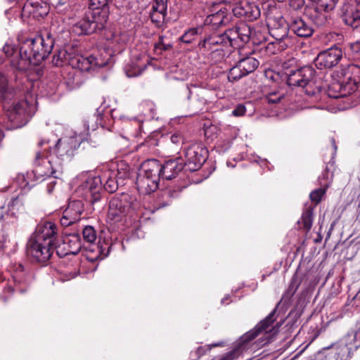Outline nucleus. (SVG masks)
<instances>
[{"instance_id": "f257e3e1", "label": "nucleus", "mask_w": 360, "mask_h": 360, "mask_svg": "<svg viewBox=\"0 0 360 360\" xmlns=\"http://www.w3.org/2000/svg\"><path fill=\"white\" fill-rule=\"evenodd\" d=\"M82 139L77 136H65L56 141L54 146L44 148L43 153H37L33 174L35 176L59 178L63 172V165L74 155L79 146Z\"/></svg>"}, {"instance_id": "f03ea898", "label": "nucleus", "mask_w": 360, "mask_h": 360, "mask_svg": "<svg viewBox=\"0 0 360 360\" xmlns=\"http://www.w3.org/2000/svg\"><path fill=\"white\" fill-rule=\"evenodd\" d=\"M54 45L50 34L27 39L20 44L19 59L13 58L11 63L15 68L24 70L30 65H39L49 55Z\"/></svg>"}, {"instance_id": "7ed1b4c3", "label": "nucleus", "mask_w": 360, "mask_h": 360, "mask_svg": "<svg viewBox=\"0 0 360 360\" xmlns=\"http://www.w3.org/2000/svg\"><path fill=\"white\" fill-rule=\"evenodd\" d=\"M251 33L250 27L245 23H241L226 30L223 34H212L201 41L200 46L210 52L212 58L214 57V55H218L219 58L216 59L217 61L224 57V48L239 46L240 45L239 42H248Z\"/></svg>"}, {"instance_id": "20e7f679", "label": "nucleus", "mask_w": 360, "mask_h": 360, "mask_svg": "<svg viewBox=\"0 0 360 360\" xmlns=\"http://www.w3.org/2000/svg\"><path fill=\"white\" fill-rule=\"evenodd\" d=\"M52 63L56 66L69 65L72 69H77L78 71L73 70L71 73L72 75V83L76 85L80 84L79 79L81 75L80 72L95 70L105 65V62L99 60L94 56H84L78 53L76 48L70 45L65 46L54 53Z\"/></svg>"}, {"instance_id": "39448f33", "label": "nucleus", "mask_w": 360, "mask_h": 360, "mask_svg": "<svg viewBox=\"0 0 360 360\" xmlns=\"http://www.w3.org/2000/svg\"><path fill=\"white\" fill-rule=\"evenodd\" d=\"M300 280L297 276H294L290 283L284 292L281 300L278 302L274 310L263 320H262L253 329L247 332L243 336V340H250L257 337L259 334L264 332L265 334L274 335L279 330V328L283 323V320L278 322L274 326L271 324L276 320L279 314L284 312L288 307L291 298L293 297L300 285Z\"/></svg>"}, {"instance_id": "423d86ee", "label": "nucleus", "mask_w": 360, "mask_h": 360, "mask_svg": "<svg viewBox=\"0 0 360 360\" xmlns=\"http://www.w3.org/2000/svg\"><path fill=\"white\" fill-rule=\"evenodd\" d=\"M141 207L140 201L136 195L122 193L110 200L108 217L114 222L122 221L138 214Z\"/></svg>"}, {"instance_id": "0eeeda50", "label": "nucleus", "mask_w": 360, "mask_h": 360, "mask_svg": "<svg viewBox=\"0 0 360 360\" xmlns=\"http://www.w3.org/2000/svg\"><path fill=\"white\" fill-rule=\"evenodd\" d=\"M37 108V99L35 96L31 93H27L25 99L7 108L5 115L11 122L7 125V129L20 128L25 125L30 118L34 114Z\"/></svg>"}, {"instance_id": "6e6552de", "label": "nucleus", "mask_w": 360, "mask_h": 360, "mask_svg": "<svg viewBox=\"0 0 360 360\" xmlns=\"http://www.w3.org/2000/svg\"><path fill=\"white\" fill-rule=\"evenodd\" d=\"M160 179L158 160L145 161L141 165L136 179L139 191L143 194H150L155 191L158 188Z\"/></svg>"}, {"instance_id": "1a4fd4ad", "label": "nucleus", "mask_w": 360, "mask_h": 360, "mask_svg": "<svg viewBox=\"0 0 360 360\" xmlns=\"http://www.w3.org/2000/svg\"><path fill=\"white\" fill-rule=\"evenodd\" d=\"M287 84L304 89L309 96H314L321 91L320 87L316 84L315 71L310 66L292 71L288 76Z\"/></svg>"}, {"instance_id": "9d476101", "label": "nucleus", "mask_w": 360, "mask_h": 360, "mask_svg": "<svg viewBox=\"0 0 360 360\" xmlns=\"http://www.w3.org/2000/svg\"><path fill=\"white\" fill-rule=\"evenodd\" d=\"M107 11L88 10L83 17L73 26V32L77 34H89L97 30L104 28L107 22Z\"/></svg>"}, {"instance_id": "9b49d317", "label": "nucleus", "mask_w": 360, "mask_h": 360, "mask_svg": "<svg viewBox=\"0 0 360 360\" xmlns=\"http://www.w3.org/2000/svg\"><path fill=\"white\" fill-rule=\"evenodd\" d=\"M101 188L102 179L100 176L85 174L80 176V183L76 189V193L94 203L100 198L99 192Z\"/></svg>"}, {"instance_id": "f8f14e48", "label": "nucleus", "mask_w": 360, "mask_h": 360, "mask_svg": "<svg viewBox=\"0 0 360 360\" xmlns=\"http://www.w3.org/2000/svg\"><path fill=\"white\" fill-rule=\"evenodd\" d=\"M185 162L190 171L198 170L207 158L208 151L202 143H192L183 150Z\"/></svg>"}, {"instance_id": "ddd939ff", "label": "nucleus", "mask_w": 360, "mask_h": 360, "mask_svg": "<svg viewBox=\"0 0 360 360\" xmlns=\"http://www.w3.org/2000/svg\"><path fill=\"white\" fill-rule=\"evenodd\" d=\"M340 83L338 84L340 90L344 91L343 94H351L356 91L357 84L360 82V66L353 63L341 69Z\"/></svg>"}, {"instance_id": "4468645a", "label": "nucleus", "mask_w": 360, "mask_h": 360, "mask_svg": "<svg viewBox=\"0 0 360 360\" xmlns=\"http://www.w3.org/2000/svg\"><path fill=\"white\" fill-rule=\"evenodd\" d=\"M356 332H349L333 345L335 360H350L352 352L360 347V343L356 341Z\"/></svg>"}, {"instance_id": "2eb2a0df", "label": "nucleus", "mask_w": 360, "mask_h": 360, "mask_svg": "<svg viewBox=\"0 0 360 360\" xmlns=\"http://www.w3.org/2000/svg\"><path fill=\"white\" fill-rule=\"evenodd\" d=\"M55 246L45 244L42 241L30 237L27 244V252L37 262H45L51 257Z\"/></svg>"}, {"instance_id": "dca6fc26", "label": "nucleus", "mask_w": 360, "mask_h": 360, "mask_svg": "<svg viewBox=\"0 0 360 360\" xmlns=\"http://www.w3.org/2000/svg\"><path fill=\"white\" fill-rule=\"evenodd\" d=\"M342 58V49L333 46L320 52L314 60V64L318 69H330L338 64Z\"/></svg>"}, {"instance_id": "f3484780", "label": "nucleus", "mask_w": 360, "mask_h": 360, "mask_svg": "<svg viewBox=\"0 0 360 360\" xmlns=\"http://www.w3.org/2000/svg\"><path fill=\"white\" fill-rule=\"evenodd\" d=\"M340 11L346 25L354 28L360 26V0H344Z\"/></svg>"}, {"instance_id": "a211bd4d", "label": "nucleus", "mask_w": 360, "mask_h": 360, "mask_svg": "<svg viewBox=\"0 0 360 360\" xmlns=\"http://www.w3.org/2000/svg\"><path fill=\"white\" fill-rule=\"evenodd\" d=\"M56 234V225L51 221H45L37 225L34 233L31 237L42 241L45 244L56 246L55 239Z\"/></svg>"}, {"instance_id": "6ab92c4d", "label": "nucleus", "mask_w": 360, "mask_h": 360, "mask_svg": "<svg viewBox=\"0 0 360 360\" xmlns=\"http://www.w3.org/2000/svg\"><path fill=\"white\" fill-rule=\"evenodd\" d=\"M82 248V243L78 233L69 234L63 240V243L55 246L58 256L63 257L69 255H77Z\"/></svg>"}, {"instance_id": "aec40b11", "label": "nucleus", "mask_w": 360, "mask_h": 360, "mask_svg": "<svg viewBox=\"0 0 360 360\" xmlns=\"http://www.w3.org/2000/svg\"><path fill=\"white\" fill-rule=\"evenodd\" d=\"M232 20L231 13L225 7H221L208 15L205 19V25L212 29H217L229 25Z\"/></svg>"}, {"instance_id": "412c9836", "label": "nucleus", "mask_w": 360, "mask_h": 360, "mask_svg": "<svg viewBox=\"0 0 360 360\" xmlns=\"http://www.w3.org/2000/svg\"><path fill=\"white\" fill-rule=\"evenodd\" d=\"M158 165H159L160 176L167 180L175 178L184 167L183 162L178 159L167 160L164 165L158 160Z\"/></svg>"}, {"instance_id": "4be33fe9", "label": "nucleus", "mask_w": 360, "mask_h": 360, "mask_svg": "<svg viewBox=\"0 0 360 360\" xmlns=\"http://www.w3.org/2000/svg\"><path fill=\"white\" fill-rule=\"evenodd\" d=\"M19 269L20 270L15 272L12 275L11 278L8 279L3 286L4 293L11 294L13 291H19L20 292L26 291V288L22 287L25 283V274L22 272L23 267L19 265Z\"/></svg>"}, {"instance_id": "5701e85b", "label": "nucleus", "mask_w": 360, "mask_h": 360, "mask_svg": "<svg viewBox=\"0 0 360 360\" xmlns=\"http://www.w3.org/2000/svg\"><path fill=\"white\" fill-rule=\"evenodd\" d=\"M148 58L146 55L139 54L133 58L124 66V72L128 77H137L146 68Z\"/></svg>"}, {"instance_id": "b1692460", "label": "nucleus", "mask_w": 360, "mask_h": 360, "mask_svg": "<svg viewBox=\"0 0 360 360\" xmlns=\"http://www.w3.org/2000/svg\"><path fill=\"white\" fill-rule=\"evenodd\" d=\"M289 29L297 36L304 38L311 37L314 32L310 23L301 18H293L290 23Z\"/></svg>"}, {"instance_id": "393cba45", "label": "nucleus", "mask_w": 360, "mask_h": 360, "mask_svg": "<svg viewBox=\"0 0 360 360\" xmlns=\"http://www.w3.org/2000/svg\"><path fill=\"white\" fill-rule=\"evenodd\" d=\"M4 207L0 208V215L4 221H7L10 218L16 219L19 213L24 210L23 203L19 197L11 200L8 205V210L6 215H2Z\"/></svg>"}, {"instance_id": "a878e982", "label": "nucleus", "mask_w": 360, "mask_h": 360, "mask_svg": "<svg viewBox=\"0 0 360 360\" xmlns=\"http://www.w3.org/2000/svg\"><path fill=\"white\" fill-rule=\"evenodd\" d=\"M195 89V91H193L188 86L187 87L189 94L188 95V98H190L193 94L195 95V110L196 112L201 111L203 110V108L207 103V94L208 91L202 88L196 87L193 86Z\"/></svg>"}, {"instance_id": "bb28decb", "label": "nucleus", "mask_w": 360, "mask_h": 360, "mask_svg": "<svg viewBox=\"0 0 360 360\" xmlns=\"http://www.w3.org/2000/svg\"><path fill=\"white\" fill-rule=\"evenodd\" d=\"M103 188L109 193L115 192L119 186H122L115 176L112 174V169L105 170L101 176Z\"/></svg>"}, {"instance_id": "cd10ccee", "label": "nucleus", "mask_w": 360, "mask_h": 360, "mask_svg": "<svg viewBox=\"0 0 360 360\" xmlns=\"http://www.w3.org/2000/svg\"><path fill=\"white\" fill-rule=\"evenodd\" d=\"M25 8H32L30 13H37L40 16L46 15L49 13V6L43 0H27Z\"/></svg>"}, {"instance_id": "c85d7f7f", "label": "nucleus", "mask_w": 360, "mask_h": 360, "mask_svg": "<svg viewBox=\"0 0 360 360\" xmlns=\"http://www.w3.org/2000/svg\"><path fill=\"white\" fill-rule=\"evenodd\" d=\"M65 211H69L70 217L74 219V221L77 223L81 219L84 206L81 200H73L69 203Z\"/></svg>"}, {"instance_id": "c756f323", "label": "nucleus", "mask_w": 360, "mask_h": 360, "mask_svg": "<svg viewBox=\"0 0 360 360\" xmlns=\"http://www.w3.org/2000/svg\"><path fill=\"white\" fill-rule=\"evenodd\" d=\"M112 174L115 176V178L117 179L121 186L125 184V181L130 176V168L129 166L124 162H120L117 165L116 170L112 169Z\"/></svg>"}, {"instance_id": "7c9ffc66", "label": "nucleus", "mask_w": 360, "mask_h": 360, "mask_svg": "<svg viewBox=\"0 0 360 360\" xmlns=\"http://www.w3.org/2000/svg\"><path fill=\"white\" fill-rule=\"evenodd\" d=\"M309 15L311 20L317 26L324 25L328 22V11H323L317 6L311 11Z\"/></svg>"}, {"instance_id": "2f4dec72", "label": "nucleus", "mask_w": 360, "mask_h": 360, "mask_svg": "<svg viewBox=\"0 0 360 360\" xmlns=\"http://www.w3.org/2000/svg\"><path fill=\"white\" fill-rule=\"evenodd\" d=\"M238 63L246 75L255 71L258 68L259 64V61L252 56H248L241 58Z\"/></svg>"}, {"instance_id": "473e14b6", "label": "nucleus", "mask_w": 360, "mask_h": 360, "mask_svg": "<svg viewBox=\"0 0 360 360\" xmlns=\"http://www.w3.org/2000/svg\"><path fill=\"white\" fill-rule=\"evenodd\" d=\"M244 15L243 18L248 21H253L260 16L259 8L254 4L245 1Z\"/></svg>"}, {"instance_id": "72a5a7b5", "label": "nucleus", "mask_w": 360, "mask_h": 360, "mask_svg": "<svg viewBox=\"0 0 360 360\" xmlns=\"http://www.w3.org/2000/svg\"><path fill=\"white\" fill-rule=\"evenodd\" d=\"M246 334H247V333L245 334H244L240 338V342L238 343V348L235 349L231 351L230 352L226 354L219 360H233V359H235L237 355H238L240 350L246 349L248 347V342L255 338V337H254L250 340H243V336L245 335Z\"/></svg>"}, {"instance_id": "f704fd0d", "label": "nucleus", "mask_w": 360, "mask_h": 360, "mask_svg": "<svg viewBox=\"0 0 360 360\" xmlns=\"http://www.w3.org/2000/svg\"><path fill=\"white\" fill-rule=\"evenodd\" d=\"M298 223H302L303 229L306 231H309L313 224V209L310 207H307L302 214L300 221Z\"/></svg>"}, {"instance_id": "c9c22d12", "label": "nucleus", "mask_w": 360, "mask_h": 360, "mask_svg": "<svg viewBox=\"0 0 360 360\" xmlns=\"http://www.w3.org/2000/svg\"><path fill=\"white\" fill-rule=\"evenodd\" d=\"M109 0H89V9L91 11H107V20L109 17V8L108 6Z\"/></svg>"}, {"instance_id": "e433bc0d", "label": "nucleus", "mask_w": 360, "mask_h": 360, "mask_svg": "<svg viewBox=\"0 0 360 360\" xmlns=\"http://www.w3.org/2000/svg\"><path fill=\"white\" fill-rule=\"evenodd\" d=\"M142 115L146 119H153L154 117V111L155 110V104L150 101H146L142 102L139 105Z\"/></svg>"}, {"instance_id": "4c0bfd02", "label": "nucleus", "mask_w": 360, "mask_h": 360, "mask_svg": "<svg viewBox=\"0 0 360 360\" xmlns=\"http://www.w3.org/2000/svg\"><path fill=\"white\" fill-rule=\"evenodd\" d=\"M202 31V28L200 27L191 28L184 32L181 39L183 42L189 44L192 42L198 35L200 34Z\"/></svg>"}, {"instance_id": "58836bf2", "label": "nucleus", "mask_w": 360, "mask_h": 360, "mask_svg": "<svg viewBox=\"0 0 360 360\" xmlns=\"http://www.w3.org/2000/svg\"><path fill=\"white\" fill-rule=\"evenodd\" d=\"M243 72L244 71L242 70L240 65L238 63L235 66L230 69L228 75L229 81L233 82L238 81L243 77L246 76V74Z\"/></svg>"}, {"instance_id": "ea45409f", "label": "nucleus", "mask_w": 360, "mask_h": 360, "mask_svg": "<svg viewBox=\"0 0 360 360\" xmlns=\"http://www.w3.org/2000/svg\"><path fill=\"white\" fill-rule=\"evenodd\" d=\"M167 1L168 0H155V2L152 6L151 11L155 13H160V15H164L166 17Z\"/></svg>"}, {"instance_id": "a19ab883", "label": "nucleus", "mask_w": 360, "mask_h": 360, "mask_svg": "<svg viewBox=\"0 0 360 360\" xmlns=\"http://www.w3.org/2000/svg\"><path fill=\"white\" fill-rule=\"evenodd\" d=\"M83 239L85 242L93 243L96 239V232L93 226H86L82 229Z\"/></svg>"}, {"instance_id": "79ce46f5", "label": "nucleus", "mask_w": 360, "mask_h": 360, "mask_svg": "<svg viewBox=\"0 0 360 360\" xmlns=\"http://www.w3.org/2000/svg\"><path fill=\"white\" fill-rule=\"evenodd\" d=\"M337 1L338 0H318L316 6L323 9V11L328 12L335 8Z\"/></svg>"}, {"instance_id": "37998d69", "label": "nucleus", "mask_w": 360, "mask_h": 360, "mask_svg": "<svg viewBox=\"0 0 360 360\" xmlns=\"http://www.w3.org/2000/svg\"><path fill=\"white\" fill-rule=\"evenodd\" d=\"M150 18L152 22L158 27H162L166 22V17L160 13H155L150 11Z\"/></svg>"}, {"instance_id": "c03bdc74", "label": "nucleus", "mask_w": 360, "mask_h": 360, "mask_svg": "<svg viewBox=\"0 0 360 360\" xmlns=\"http://www.w3.org/2000/svg\"><path fill=\"white\" fill-rule=\"evenodd\" d=\"M98 117L95 115L88 117L86 120H84V125L86 129V131L92 130L94 131L98 127Z\"/></svg>"}, {"instance_id": "a18cd8bd", "label": "nucleus", "mask_w": 360, "mask_h": 360, "mask_svg": "<svg viewBox=\"0 0 360 360\" xmlns=\"http://www.w3.org/2000/svg\"><path fill=\"white\" fill-rule=\"evenodd\" d=\"M328 186L329 184H326V185H324V188H319L313 191L310 193V198L311 201L315 202L316 203H319L321 201V198L324 195L326 190L328 187Z\"/></svg>"}, {"instance_id": "49530a36", "label": "nucleus", "mask_w": 360, "mask_h": 360, "mask_svg": "<svg viewBox=\"0 0 360 360\" xmlns=\"http://www.w3.org/2000/svg\"><path fill=\"white\" fill-rule=\"evenodd\" d=\"M133 124L136 127L134 131L129 132L131 136L138 138L142 136V122L143 120L139 119L134 118L132 120Z\"/></svg>"}, {"instance_id": "de8ad7c7", "label": "nucleus", "mask_w": 360, "mask_h": 360, "mask_svg": "<svg viewBox=\"0 0 360 360\" xmlns=\"http://www.w3.org/2000/svg\"><path fill=\"white\" fill-rule=\"evenodd\" d=\"M60 224L62 226L68 227L77 224L74 219L70 217L69 211H64L63 216L60 219Z\"/></svg>"}, {"instance_id": "09e8293b", "label": "nucleus", "mask_w": 360, "mask_h": 360, "mask_svg": "<svg viewBox=\"0 0 360 360\" xmlns=\"http://www.w3.org/2000/svg\"><path fill=\"white\" fill-rule=\"evenodd\" d=\"M245 2H240L235 4L232 8L233 15L238 18H243L244 15Z\"/></svg>"}, {"instance_id": "8fccbe9b", "label": "nucleus", "mask_w": 360, "mask_h": 360, "mask_svg": "<svg viewBox=\"0 0 360 360\" xmlns=\"http://www.w3.org/2000/svg\"><path fill=\"white\" fill-rule=\"evenodd\" d=\"M283 97V95L282 94L271 93V94H269L266 97L265 100L268 103H277L281 101V100Z\"/></svg>"}, {"instance_id": "3c124183", "label": "nucleus", "mask_w": 360, "mask_h": 360, "mask_svg": "<svg viewBox=\"0 0 360 360\" xmlns=\"http://www.w3.org/2000/svg\"><path fill=\"white\" fill-rule=\"evenodd\" d=\"M281 33H278V30H271V35L277 41H283L288 35V31L285 28L281 29Z\"/></svg>"}, {"instance_id": "603ef678", "label": "nucleus", "mask_w": 360, "mask_h": 360, "mask_svg": "<svg viewBox=\"0 0 360 360\" xmlns=\"http://www.w3.org/2000/svg\"><path fill=\"white\" fill-rule=\"evenodd\" d=\"M7 91V81L5 77L0 72V96L6 99Z\"/></svg>"}, {"instance_id": "864d4df0", "label": "nucleus", "mask_w": 360, "mask_h": 360, "mask_svg": "<svg viewBox=\"0 0 360 360\" xmlns=\"http://www.w3.org/2000/svg\"><path fill=\"white\" fill-rule=\"evenodd\" d=\"M245 111V106L243 104H239L233 110L232 115L235 117L243 116Z\"/></svg>"}, {"instance_id": "5fc2aeb1", "label": "nucleus", "mask_w": 360, "mask_h": 360, "mask_svg": "<svg viewBox=\"0 0 360 360\" xmlns=\"http://www.w3.org/2000/svg\"><path fill=\"white\" fill-rule=\"evenodd\" d=\"M172 47V45L170 44H165L164 42V37L160 36L159 37V41L156 44V49H160L161 50H168Z\"/></svg>"}, {"instance_id": "6e6d98bb", "label": "nucleus", "mask_w": 360, "mask_h": 360, "mask_svg": "<svg viewBox=\"0 0 360 360\" xmlns=\"http://www.w3.org/2000/svg\"><path fill=\"white\" fill-rule=\"evenodd\" d=\"M170 140L174 144H179L182 142L183 137L179 133H174L170 136Z\"/></svg>"}, {"instance_id": "4d7b16f0", "label": "nucleus", "mask_w": 360, "mask_h": 360, "mask_svg": "<svg viewBox=\"0 0 360 360\" xmlns=\"http://www.w3.org/2000/svg\"><path fill=\"white\" fill-rule=\"evenodd\" d=\"M112 40L117 44H124L126 40V36L123 34H113Z\"/></svg>"}, {"instance_id": "13d9d810", "label": "nucleus", "mask_w": 360, "mask_h": 360, "mask_svg": "<svg viewBox=\"0 0 360 360\" xmlns=\"http://www.w3.org/2000/svg\"><path fill=\"white\" fill-rule=\"evenodd\" d=\"M350 49L353 53H360V40H357L354 43L351 44Z\"/></svg>"}, {"instance_id": "bf43d9fd", "label": "nucleus", "mask_w": 360, "mask_h": 360, "mask_svg": "<svg viewBox=\"0 0 360 360\" xmlns=\"http://www.w3.org/2000/svg\"><path fill=\"white\" fill-rule=\"evenodd\" d=\"M3 51L5 53V54L9 57V56H12L13 54V52H14V49L10 46V45H8V44H6L4 47H3Z\"/></svg>"}, {"instance_id": "052dcab7", "label": "nucleus", "mask_w": 360, "mask_h": 360, "mask_svg": "<svg viewBox=\"0 0 360 360\" xmlns=\"http://www.w3.org/2000/svg\"><path fill=\"white\" fill-rule=\"evenodd\" d=\"M56 181L54 179H51V181H50L48 183L47 186H46V190L49 193H52V191L54 189V187L56 186Z\"/></svg>"}, {"instance_id": "680f3d73", "label": "nucleus", "mask_w": 360, "mask_h": 360, "mask_svg": "<svg viewBox=\"0 0 360 360\" xmlns=\"http://www.w3.org/2000/svg\"><path fill=\"white\" fill-rule=\"evenodd\" d=\"M64 273L65 274H69L70 275H69V277L68 279H71V278H75L77 275L78 271H77V268H75L74 271L69 272L68 271H65Z\"/></svg>"}, {"instance_id": "e2e57ef3", "label": "nucleus", "mask_w": 360, "mask_h": 360, "mask_svg": "<svg viewBox=\"0 0 360 360\" xmlns=\"http://www.w3.org/2000/svg\"><path fill=\"white\" fill-rule=\"evenodd\" d=\"M330 141H331V143H332V145H333V147L334 151H335V152H336V150H337V148H338V147H337V146H336V144H335V141L334 138H331Z\"/></svg>"}, {"instance_id": "0e129e2a", "label": "nucleus", "mask_w": 360, "mask_h": 360, "mask_svg": "<svg viewBox=\"0 0 360 360\" xmlns=\"http://www.w3.org/2000/svg\"><path fill=\"white\" fill-rule=\"evenodd\" d=\"M49 142H50V141H49H49H44V140H42V141H41L39 143V144L40 146H44V145H45L46 143H49Z\"/></svg>"}, {"instance_id": "69168bd1", "label": "nucleus", "mask_w": 360, "mask_h": 360, "mask_svg": "<svg viewBox=\"0 0 360 360\" xmlns=\"http://www.w3.org/2000/svg\"><path fill=\"white\" fill-rule=\"evenodd\" d=\"M4 134L3 133L2 128L0 127V141L3 139Z\"/></svg>"}, {"instance_id": "338daca9", "label": "nucleus", "mask_w": 360, "mask_h": 360, "mask_svg": "<svg viewBox=\"0 0 360 360\" xmlns=\"http://www.w3.org/2000/svg\"><path fill=\"white\" fill-rule=\"evenodd\" d=\"M197 352L199 355H202V353H203V349L201 347H198V350H197Z\"/></svg>"}, {"instance_id": "774afa93", "label": "nucleus", "mask_w": 360, "mask_h": 360, "mask_svg": "<svg viewBox=\"0 0 360 360\" xmlns=\"http://www.w3.org/2000/svg\"><path fill=\"white\" fill-rule=\"evenodd\" d=\"M162 195H163V197H166V198H167V197H169V191H164V192H163V194H162Z\"/></svg>"}]
</instances>
